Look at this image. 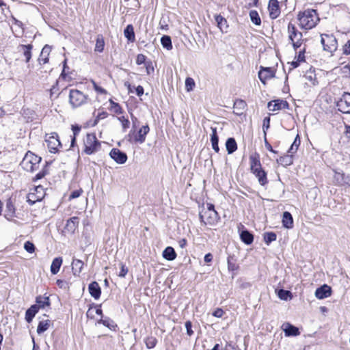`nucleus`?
Wrapping results in <instances>:
<instances>
[{"label":"nucleus","instance_id":"1","mask_svg":"<svg viewBox=\"0 0 350 350\" xmlns=\"http://www.w3.org/2000/svg\"><path fill=\"white\" fill-rule=\"evenodd\" d=\"M297 19L300 27L305 29H312L319 21L317 11L313 9H308L300 12L297 15Z\"/></svg>","mask_w":350,"mask_h":350},{"label":"nucleus","instance_id":"2","mask_svg":"<svg viewBox=\"0 0 350 350\" xmlns=\"http://www.w3.org/2000/svg\"><path fill=\"white\" fill-rule=\"evenodd\" d=\"M199 217L201 223L204 225H215L219 220L218 213L215 210L214 205L208 203L206 208H203L199 213Z\"/></svg>","mask_w":350,"mask_h":350},{"label":"nucleus","instance_id":"3","mask_svg":"<svg viewBox=\"0 0 350 350\" xmlns=\"http://www.w3.org/2000/svg\"><path fill=\"white\" fill-rule=\"evenodd\" d=\"M42 158L29 151L21 163V166L27 172H33L38 170Z\"/></svg>","mask_w":350,"mask_h":350},{"label":"nucleus","instance_id":"4","mask_svg":"<svg viewBox=\"0 0 350 350\" xmlns=\"http://www.w3.org/2000/svg\"><path fill=\"white\" fill-rule=\"evenodd\" d=\"M89 97L77 89H71L69 91V103L72 108L79 107L88 103Z\"/></svg>","mask_w":350,"mask_h":350},{"label":"nucleus","instance_id":"5","mask_svg":"<svg viewBox=\"0 0 350 350\" xmlns=\"http://www.w3.org/2000/svg\"><path fill=\"white\" fill-rule=\"evenodd\" d=\"M83 152L87 154H94L100 148V143L94 133H88L86 135L83 140Z\"/></svg>","mask_w":350,"mask_h":350},{"label":"nucleus","instance_id":"6","mask_svg":"<svg viewBox=\"0 0 350 350\" xmlns=\"http://www.w3.org/2000/svg\"><path fill=\"white\" fill-rule=\"evenodd\" d=\"M287 31L288 39L291 40L295 51H297L301 46L304 41L302 33L299 31L295 25L291 23H288Z\"/></svg>","mask_w":350,"mask_h":350},{"label":"nucleus","instance_id":"7","mask_svg":"<svg viewBox=\"0 0 350 350\" xmlns=\"http://www.w3.org/2000/svg\"><path fill=\"white\" fill-rule=\"evenodd\" d=\"M321 42L323 45V50L332 55L338 48V42L336 38L332 34L326 33L321 34Z\"/></svg>","mask_w":350,"mask_h":350},{"label":"nucleus","instance_id":"8","mask_svg":"<svg viewBox=\"0 0 350 350\" xmlns=\"http://www.w3.org/2000/svg\"><path fill=\"white\" fill-rule=\"evenodd\" d=\"M44 190L42 186L36 187L33 191H31L27 196V201L30 205L40 202L44 197Z\"/></svg>","mask_w":350,"mask_h":350},{"label":"nucleus","instance_id":"9","mask_svg":"<svg viewBox=\"0 0 350 350\" xmlns=\"http://www.w3.org/2000/svg\"><path fill=\"white\" fill-rule=\"evenodd\" d=\"M45 142L47 144L49 152L51 153L57 152L59 147L61 146V143L56 133L46 135Z\"/></svg>","mask_w":350,"mask_h":350},{"label":"nucleus","instance_id":"10","mask_svg":"<svg viewBox=\"0 0 350 350\" xmlns=\"http://www.w3.org/2000/svg\"><path fill=\"white\" fill-rule=\"evenodd\" d=\"M338 109L343 113H350V93H345L336 102Z\"/></svg>","mask_w":350,"mask_h":350},{"label":"nucleus","instance_id":"11","mask_svg":"<svg viewBox=\"0 0 350 350\" xmlns=\"http://www.w3.org/2000/svg\"><path fill=\"white\" fill-rule=\"evenodd\" d=\"M334 182L338 186L350 187V174H345L342 172L334 171Z\"/></svg>","mask_w":350,"mask_h":350},{"label":"nucleus","instance_id":"12","mask_svg":"<svg viewBox=\"0 0 350 350\" xmlns=\"http://www.w3.org/2000/svg\"><path fill=\"white\" fill-rule=\"evenodd\" d=\"M109 155L118 164H124L127 160V155L126 153L122 152L118 148H113Z\"/></svg>","mask_w":350,"mask_h":350},{"label":"nucleus","instance_id":"13","mask_svg":"<svg viewBox=\"0 0 350 350\" xmlns=\"http://www.w3.org/2000/svg\"><path fill=\"white\" fill-rule=\"evenodd\" d=\"M275 77V71L270 67H261L258 72V77L262 83H265L266 81Z\"/></svg>","mask_w":350,"mask_h":350},{"label":"nucleus","instance_id":"14","mask_svg":"<svg viewBox=\"0 0 350 350\" xmlns=\"http://www.w3.org/2000/svg\"><path fill=\"white\" fill-rule=\"evenodd\" d=\"M267 107L269 110L274 111L283 109H288L289 105L287 101L278 99L269 102Z\"/></svg>","mask_w":350,"mask_h":350},{"label":"nucleus","instance_id":"15","mask_svg":"<svg viewBox=\"0 0 350 350\" xmlns=\"http://www.w3.org/2000/svg\"><path fill=\"white\" fill-rule=\"evenodd\" d=\"M269 16L272 19L277 18L280 14L279 2L278 0H269L268 5Z\"/></svg>","mask_w":350,"mask_h":350},{"label":"nucleus","instance_id":"16","mask_svg":"<svg viewBox=\"0 0 350 350\" xmlns=\"http://www.w3.org/2000/svg\"><path fill=\"white\" fill-rule=\"evenodd\" d=\"M79 223V217H72L67 220L64 229L67 232L70 234H73L75 230L77 228Z\"/></svg>","mask_w":350,"mask_h":350},{"label":"nucleus","instance_id":"17","mask_svg":"<svg viewBox=\"0 0 350 350\" xmlns=\"http://www.w3.org/2000/svg\"><path fill=\"white\" fill-rule=\"evenodd\" d=\"M32 48L33 46L31 44H20L17 47L18 51L22 53L23 56L25 57L26 63H28L31 58Z\"/></svg>","mask_w":350,"mask_h":350},{"label":"nucleus","instance_id":"18","mask_svg":"<svg viewBox=\"0 0 350 350\" xmlns=\"http://www.w3.org/2000/svg\"><path fill=\"white\" fill-rule=\"evenodd\" d=\"M331 295V288L326 284L317 288L315 291V296L318 299H324L329 297Z\"/></svg>","mask_w":350,"mask_h":350},{"label":"nucleus","instance_id":"19","mask_svg":"<svg viewBox=\"0 0 350 350\" xmlns=\"http://www.w3.org/2000/svg\"><path fill=\"white\" fill-rule=\"evenodd\" d=\"M252 172L258 178V183L260 185L265 186L267 184L268 180L267 178V173L262 170V168L255 169V170Z\"/></svg>","mask_w":350,"mask_h":350},{"label":"nucleus","instance_id":"20","mask_svg":"<svg viewBox=\"0 0 350 350\" xmlns=\"http://www.w3.org/2000/svg\"><path fill=\"white\" fill-rule=\"evenodd\" d=\"M89 293L91 295L92 297H94L95 299H98L101 293V289L96 282H92L89 284L88 286Z\"/></svg>","mask_w":350,"mask_h":350},{"label":"nucleus","instance_id":"21","mask_svg":"<svg viewBox=\"0 0 350 350\" xmlns=\"http://www.w3.org/2000/svg\"><path fill=\"white\" fill-rule=\"evenodd\" d=\"M250 164L251 172L255 170V169L262 168L260 156L258 153L255 152L250 156Z\"/></svg>","mask_w":350,"mask_h":350},{"label":"nucleus","instance_id":"22","mask_svg":"<svg viewBox=\"0 0 350 350\" xmlns=\"http://www.w3.org/2000/svg\"><path fill=\"white\" fill-rule=\"evenodd\" d=\"M215 18L217 25L221 31L222 33H226L228 29V25L226 19L220 14L216 15Z\"/></svg>","mask_w":350,"mask_h":350},{"label":"nucleus","instance_id":"23","mask_svg":"<svg viewBox=\"0 0 350 350\" xmlns=\"http://www.w3.org/2000/svg\"><path fill=\"white\" fill-rule=\"evenodd\" d=\"M283 327H284V332L286 336H296L299 334L298 328L290 323L284 324Z\"/></svg>","mask_w":350,"mask_h":350},{"label":"nucleus","instance_id":"24","mask_svg":"<svg viewBox=\"0 0 350 350\" xmlns=\"http://www.w3.org/2000/svg\"><path fill=\"white\" fill-rule=\"evenodd\" d=\"M246 106V103L244 100L241 99L237 100L234 103V113L237 116L242 115Z\"/></svg>","mask_w":350,"mask_h":350},{"label":"nucleus","instance_id":"25","mask_svg":"<svg viewBox=\"0 0 350 350\" xmlns=\"http://www.w3.org/2000/svg\"><path fill=\"white\" fill-rule=\"evenodd\" d=\"M282 225L284 228L291 229L293 227V219L291 214L285 211L282 215Z\"/></svg>","mask_w":350,"mask_h":350},{"label":"nucleus","instance_id":"26","mask_svg":"<svg viewBox=\"0 0 350 350\" xmlns=\"http://www.w3.org/2000/svg\"><path fill=\"white\" fill-rule=\"evenodd\" d=\"M51 51V46L49 45H45L41 51L40 56L38 59L39 63L41 64H46L49 62V55Z\"/></svg>","mask_w":350,"mask_h":350},{"label":"nucleus","instance_id":"27","mask_svg":"<svg viewBox=\"0 0 350 350\" xmlns=\"http://www.w3.org/2000/svg\"><path fill=\"white\" fill-rule=\"evenodd\" d=\"M212 134L211 135V142L213 149L218 152L219 151V148L218 146L219 137L217 133V128L211 127Z\"/></svg>","mask_w":350,"mask_h":350},{"label":"nucleus","instance_id":"28","mask_svg":"<svg viewBox=\"0 0 350 350\" xmlns=\"http://www.w3.org/2000/svg\"><path fill=\"white\" fill-rule=\"evenodd\" d=\"M149 131L150 129L148 125L143 126L138 131L137 135L135 137V141L139 144H143L146 140V135Z\"/></svg>","mask_w":350,"mask_h":350},{"label":"nucleus","instance_id":"29","mask_svg":"<svg viewBox=\"0 0 350 350\" xmlns=\"http://www.w3.org/2000/svg\"><path fill=\"white\" fill-rule=\"evenodd\" d=\"M39 310V306L38 305H33L28 308L25 312V320L30 323L32 321L33 317Z\"/></svg>","mask_w":350,"mask_h":350},{"label":"nucleus","instance_id":"30","mask_svg":"<svg viewBox=\"0 0 350 350\" xmlns=\"http://www.w3.org/2000/svg\"><path fill=\"white\" fill-rule=\"evenodd\" d=\"M83 267V262L79 259H73L72 262V270L75 275H79Z\"/></svg>","mask_w":350,"mask_h":350},{"label":"nucleus","instance_id":"31","mask_svg":"<svg viewBox=\"0 0 350 350\" xmlns=\"http://www.w3.org/2000/svg\"><path fill=\"white\" fill-rule=\"evenodd\" d=\"M62 262H63V260H62V258H61V257H57L53 260L51 265V272L53 274L55 275L59 272V269L62 266Z\"/></svg>","mask_w":350,"mask_h":350},{"label":"nucleus","instance_id":"32","mask_svg":"<svg viewBox=\"0 0 350 350\" xmlns=\"http://www.w3.org/2000/svg\"><path fill=\"white\" fill-rule=\"evenodd\" d=\"M163 257L167 260H173L176 258V253L172 247H167L163 252Z\"/></svg>","mask_w":350,"mask_h":350},{"label":"nucleus","instance_id":"33","mask_svg":"<svg viewBox=\"0 0 350 350\" xmlns=\"http://www.w3.org/2000/svg\"><path fill=\"white\" fill-rule=\"evenodd\" d=\"M240 238L241 241L247 245L251 244L254 241L253 234L247 230H243L241 232Z\"/></svg>","mask_w":350,"mask_h":350},{"label":"nucleus","instance_id":"34","mask_svg":"<svg viewBox=\"0 0 350 350\" xmlns=\"http://www.w3.org/2000/svg\"><path fill=\"white\" fill-rule=\"evenodd\" d=\"M226 148L228 154H232L237 149V144L235 139L233 137H230L226 140Z\"/></svg>","mask_w":350,"mask_h":350},{"label":"nucleus","instance_id":"35","mask_svg":"<svg viewBox=\"0 0 350 350\" xmlns=\"http://www.w3.org/2000/svg\"><path fill=\"white\" fill-rule=\"evenodd\" d=\"M124 35L129 42L135 40L134 29L132 25H128L124 30Z\"/></svg>","mask_w":350,"mask_h":350},{"label":"nucleus","instance_id":"36","mask_svg":"<svg viewBox=\"0 0 350 350\" xmlns=\"http://www.w3.org/2000/svg\"><path fill=\"white\" fill-rule=\"evenodd\" d=\"M105 41L102 35H98L96 40L94 51L101 53L104 50Z\"/></svg>","mask_w":350,"mask_h":350},{"label":"nucleus","instance_id":"37","mask_svg":"<svg viewBox=\"0 0 350 350\" xmlns=\"http://www.w3.org/2000/svg\"><path fill=\"white\" fill-rule=\"evenodd\" d=\"M278 162H279L280 164L284 165V166H288L293 164V155L291 154L284 155L283 157H281L278 160Z\"/></svg>","mask_w":350,"mask_h":350},{"label":"nucleus","instance_id":"38","mask_svg":"<svg viewBox=\"0 0 350 350\" xmlns=\"http://www.w3.org/2000/svg\"><path fill=\"white\" fill-rule=\"evenodd\" d=\"M49 325L50 321L48 319L40 321L37 327V333L38 334H42L49 329Z\"/></svg>","mask_w":350,"mask_h":350},{"label":"nucleus","instance_id":"39","mask_svg":"<svg viewBox=\"0 0 350 350\" xmlns=\"http://www.w3.org/2000/svg\"><path fill=\"white\" fill-rule=\"evenodd\" d=\"M36 303L40 308H44L50 305L49 298L48 297L38 296L36 297Z\"/></svg>","mask_w":350,"mask_h":350},{"label":"nucleus","instance_id":"40","mask_svg":"<svg viewBox=\"0 0 350 350\" xmlns=\"http://www.w3.org/2000/svg\"><path fill=\"white\" fill-rule=\"evenodd\" d=\"M250 18L252 22L256 25H260L261 24L260 18L256 10H251L250 12Z\"/></svg>","mask_w":350,"mask_h":350},{"label":"nucleus","instance_id":"41","mask_svg":"<svg viewBox=\"0 0 350 350\" xmlns=\"http://www.w3.org/2000/svg\"><path fill=\"white\" fill-rule=\"evenodd\" d=\"M339 74L342 77L349 78L350 77V66L346 64L339 68Z\"/></svg>","mask_w":350,"mask_h":350},{"label":"nucleus","instance_id":"42","mask_svg":"<svg viewBox=\"0 0 350 350\" xmlns=\"http://www.w3.org/2000/svg\"><path fill=\"white\" fill-rule=\"evenodd\" d=\"M161 42L163 47L170 50L172 49L171 38L168 36H163L161 39Z\"/></svg>","mask_w":350,"mask_h":350},{"label":"nucleus","instance_id":"43","mask_svg":"<svg viewBox=\"0 0 350 350\" xmlns=\"http://www.w3.org/2000/svg\"><path fill=\"white\" fill-rule=\"evenodd\" d=\"M276 234L273 232H266L264 235V241L267 245L276 240Z\"/></svg>","mask_w":350,"mask_h":350},{"label":"nucleus","instance_id":"44","mask_svg":"<svg viewBox=\"0 0 350 350\" xmlns=\"http://www.w3.org/2000/svg\"><path fill=\"white\" fill-rule=\"evenodd\" d=\"M157 340L154 336H148L145 340V344L147 348L152 349L155 347Z\"/></svg>","mask_w":350,"mask_h":350},{"label":"nucleus","instance_id":"45","mask_svg":"<svg viewBox=\"0 0 350 350\" xmlns=\"http://www.w3.org/2000/svg\"><path fill=\"white\" fill-rule=\"evenodd\" d=\"M278 296L282 300H287L288 297H291V293L289 291L280 289L278 291Z\"/></svg>","mask_w":350,"mask_h":350},{"label":"nucleus","instance_id":"46","mask_svg":"<svg viewBox=\"0 0 350 350\" xmlns=\"http://www.w3.org/2000/svg\"><path fill=\"white\" fill-rule=\"evenodd\" d=\"M118 120L121 122L123 131H126L130 126V122L124 116L118 117Z\"/></svg>","mask_w":350,"mask_h":350},{"label":"nucleus","instance_id":"47","mask_svg":"<svg viewBox=\"0 0 350 350\" xmlns=\"http://www.w3.org/2000/svg\"><path fill=\"white\" fill-rule=\"evenodd\" d=\"M195 86L194 80L191 77H187L185 80V88L187 91L190 92L193 90Z\"/></svg>","mask_w":350,"mask_h":350},{"label":"nucleus","instance_id":"48","mask_svg":"<svg viewBox=\"0 0 350 350\" xmlns=\"http://www.w3.org/2000/svg\"><path fill=\"white\" fill-rule=\"evenodd\" d=\"M72 129L73 131V137L71 140V146L73 147L75 146V140H76V135H78V133H79V131L81 130V127L77 125H75V126L73 125L72 126Z\"/></svg>","mask_w":350,"mask_h":350},{"label":"nucleus","instance_id":"49","mask_svg":"<svg viewBox=\"0 0 350 350\" xmlns=\"http://www.w3.org/2000/svg\"><path fill=\"white\" fill-rule=\"evenodd\" d=\"M24 248L29 253H33L35 251V246L33 243L29 241L25 243Z\"/></svg>","mask_w":350,"mask_h":350},{"label":"nucleus","instance_id":"50","mask_svg":"<svg viewBox=\"0 0 350 350\" xmlns=\"http://www.w3.org/2000/svg\"><path fill=\"white\" fill-rule=\"evenodd\" d=\"M110 103L116 113L120 114L122 113V108L118 103H115L111 100H110Z\"/></svg>","mask_w":350,"mask_h":350},{"label":"nucleus","instance_id":"51","mask_svg":"<svg viewBox=\"0 0 350 350\" xmlns=\"http://www.w3.org/2000/svg\"><path fill=\"white\" fill-rule=\"evenodd\" d=\"M83 192V191L81 188L79 189H77V190H75V191H72L70 195V196H69V200H72V199H75V198H79L82 194Z\"/></svg>","mask_w":350,"mask_h":350},{"label":"nucleus","instance_id":"52","mask_svg":"<svg viewBox=\"0 0 350 350\" xmlns=\"http://www.w3.org/2000/svg\"><path fill=\"white\" fill-rule=\"evenodd\" d=\"M146 57L143 54H138L136 58V64L137 65H141L144 64L146 62Z\"/></svg>","mask_w":350,"mask_h":350},{"label":"nucleus","instance_id":"53","mask_svg":"<svg viewBox=\"0 0 350 350\" xmlns=\"http://www.w3.org/2000/svg\"><path fill=\"white\" fill-rule=\"evenodd\" d=\"M108 116V113L106 111H102L98 113L97 116L96 117L95 124L98 122L99 120L105 119Z\"/></svg>","mask_w":350,"mask_h":350},{"label":"nucleus","instance_id":"54","mask_svg":"<svg viewBox=\"0 0 350 350\" xmlns=\"http://www.w3.org/2000/svg\"><path fill=\"white\" fill-rule=\"evenodd\" d=\"M92 83L93 84V87L94 88V90L98 92V93H100V94H105L106 93V90L105 89H103V88L98 86L95 81H92Z\"/></svg>","mask_w":350,"mask_h":350},{"label":"nucleus","instance_id":"55","mask_svg":"<svg viewBox=\"0 0 350 350\" xmlns=\"http://www.w3.org/2000/svg\"><path fill=\"white\" fill-rule=\"evenodd\" d=\"M192 325L190 321H187L185 323V328L187 329V334L190 336L193 334V332L191 329Z\"/></svg>","mask_w":350,"mask_h":350},{"label":"nucleus","instance_id":"56","mask_svg":"<svg viewBox=\"0 0 350 350\" xmlns=\"http://www.w3.org/2000/svg\"><path fill=\"white\" fill-rule=\"evenodd\" d=\"M128 273V269L124 265H121V270L119 273V276L121 278L125 277L126 273Z\"/></svg>","mask_w":350,"mask_h":350},{"label":"nucleus","instance_id":"57","mask_svg":"<svg viewBox=\"0 0 350 350\" xmlns=\"http://www.w3.org/2000/svg\"><path fill=\"white\" fill-rule=\"evenodd\" d=\"M343 53L350 55V40L343 46Z\"/></svg>","mask_w":350,"mask_h":350},{"label":"nucleus","instance_id":"58","mask_svg":"<svg viewBox=\"0 0 350 350\" xmlns=\"http://www.w3.org/2000/svg\"><path fill=\"white\" fill-rule=\"evenodd\" d=\"M224 311L221 308H217L213 313V315L217 318H221L224 314Z\"/></svg>","mask_w":350,"mask_h":350},{"label":"nucleus","instance_id":"59","mask_svg":"<svg viewBox=\"0 0 350 350\" xmlns=\"http://www.w3.org/2000/svg\"><path fill=\"white\" fill-rule=\"evenodd\" d=\"M269 122H270V118H265L263 120V126L262 129L264 132L265 133V130H267L269 128Z\"/></svg>","mask_w":350,"mask_h":350},{"label":"nucleus","instance_id":"60","mask_svg":"<svg viewBox=\"0 0 350 350\" xmlns=\"http://www.w3.org/2000/svg\"><path fill=\"white\" fill-rule=\"evenodd\" d=\"M135 90L138 96H141L144 94V88L142 85H138Z\"/></svg>","mask_w":350,"mask_h":350},{"label":"nucleus","instance_id":"61","mask_svg":"<svg viewBox=\"0 0 350 350\" xmlns=\"http://www.w3.org/2000/svg\"><path fill=\"white\" fill-rule=\"evenodd\" d=\"M154 71V67L152 66V62H147L146 63V72L148 74H150Z\"/></svg>","mask_w":350,"mask_h":350},{"label":"nucleus","instance_id":"62","mask_svg":"<svg viewBox=\"0 0 350 350\" xmlns=\"http://www.w3.org/2000/svg\"><path fill=\"white\" fill-rule=\"evenodd\" d=\"M304 51H305V49H304L303 50L299 51V54H298V56H297V60L299 62H303L304 61L305 59V56H304Z\"/></svg>","mask_w":350,"mask_h":350},{"label":"nucleus","instance_id":"63","mask_svg":"<svg viewBox=\"0 0 350 350\" xmlns=\"http://www.w3.org/2000/svg\"><path fill=\"white\" fill-rule=\"evenodd\" d=\"M222 350H236V348L232 344L227 342Z\"/></svg>","mask_w":350,"mask_h":350},{"label":"nucleus","instance_id":"64","mask_svg":"<svg viewBox=\"0 0 350 350\" xmlns=\"http://www.w3.org/2000/svg\"><path fill=\"white\" fill-rule=\"evenodd\" d=\"M298 147L295 146L293 144H291L289 150H288V154H293L297 152Z\"/></svg>","mask_w":350,"mask_h":350}]
</instances>
